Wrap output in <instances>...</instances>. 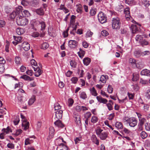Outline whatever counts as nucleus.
Listing matches in <instances>:
<instances>
[{"label": "nucleus", "mask_w": 150, "mask_h": 150, "mask_svg": "<svg viewBox=\"0 0 150 150\" xmlns=\"http://www.w3.org/2000/svg\"><path fill=\"white\" fill-rule=\"evenodd\" d=\"M103 130L99 128H98L96 130V134L102 140H104L108 137V132H103Z\"/></svg>", "instance_id": "obj_1"}, {"label": "nucleus", "mask_w": 150, "mask_h": 150, "mask_svg": "<svg viewBox=\"0 0 150 150\" xmlns=\"http://www.w3.org/2000/svg\"><path fill=\"white\" fill-rule=\"evenodd\" d=\"M16 22L19 25L24 26L28 24V21L25 17L18 15L16 18Z\"/></svg>", "instance_id": "obj_2"}, {"label": "nucleus", "mask_w": 150, "mask_h": 150, "mask_svg": "<svg viewBox=\"0 0 150 150\" xmlns=\"http://www.w3.org/2000/svg\"><path fill=\"white\" fill-rule=\"evenodd\" d=\"M112 28L115 29H119L120 28V23L119 18H112Z\"/></svg>", "instance_id": "obj_3"}, {"label": "nucleus", "mask_w": 150, "mask_h": 150, "mask_svg": "<svg viewBox=\"0 0 150 150\" xmlns=\"http://www.w3.org/2000/svg\"><path fill=\"white\" fill-rule=\"evenodd\" d=\"M98 18L99 22L103 24L107 21L106 15L102 12H100L98 14Z\"/></svg>", "instance_id": "obj_4"}, {"label": "nucleus", "mask_w": 150, "mask_h": 150, "mask_svg": "<svg viewBox=\"0 0 150 150\" xmlns=\"http://www.w3.org/2000/svg\"><path fill=\"white\" fill-rule=\"evenodd\" d=\"M138 121L137 119L134 117H130L128 124L129 126L132 127H135L137 124Z\"/></svg>", "instance_id": "obj_5"}, {"label": "nucleus", "mask_w": 150, "mask_h": 150, "mask_svg": "<svg viewBox=\"0 0 150 150\" xmlns=\"http://www.w3.org/2000/svg\"><path fill=\"white\" fill-rule=\"evenodd\" d=\"M77 42L76 40H70L69 41V46L71 48H75L77 46Z\"/></svg>", "instance_id": "obj_6"}, {"label": "nucleus", "mask_w": 150, "mask_h": 150, "mask_svg": "<svg viewBox=\"0 0 150 150\" xmlns=\"http://www.w3.org/2000/svg\"><path fill=\"white\" fill-rule=\"evenodd\" d=\"M15 41H13L12 43L15 45H16L17 44L21 42L22 38L20 36H13Z\"/></svg>", "instance_id": "obj_7"}, {"label": "nucleus", "mask_w": 150, "mask_h": 150, "mask_svg": "<svg viewBox=\"0 0 150 150\" xmlns=\"http://www.w3.org/2000/svg\"><path fill=\"white\" fill-rule=\"evenodd\" d=\"M124 13L125 14V17L127 20L130 19L131 17L130 16L129 9V8H126L124 10Z\"/></svg>", "instance_id": "obj_8"}, {"label": "nucleus", "mask_w": 150, "mask_h": 150, "mask_svg": "<svg viewBox=\"0 0 150 150\" xmlns=\"http://www.w3.org/2000/svg\"><path fill=\"white\" fill-rule=\"evenodd\" d=\"M22 47L25 51H28L30 48V45L27 42H24L22 43Z\"/></svg>", "instance_id": "obj_9"}, {"label": "nucleus", "mask_w": 150, "mask_h": 150, "mask_svg": "<svg viewBox=\"0 0 150 150\" xmlns=\"http://www.w3.org/2000/svg\"><path fill=\"white\" fill-rule=\"evenodd\" d=\"M55 117L57 119H61L62 116L63 111L62 110H58L55 112Z\"/></svg>", "instance_id": "obj_10"}, {"label": "nucleus", "mask_w": 150, "mask_h": 150, "mask_svg": "<svg viewBox=\"0 0 150 150\" xmlns=\"http://www.w3.org/2000/svg\"><path fill=\"white\" fill-rule=\"evenodd\" d=\"M54 124L56 126L62 128L64 126V124L59 119L57 120L54 122Z\"/></svg>", "instance_id": "obj_11"}, {"label": "nucleus", "mask_w": 150, "mask_h": 150, "mask_svg": "<svg viewBox=\"0 0 150 150\" xmlns=\"http://www.w3.org/2000/svg\"><path fill=\"white\" fill-rule=\"evenodd\" d=\"M91 140L93 142L97 145L99 144V140L98 139L96 136L95 134H93L91 137Z\"/></svg>", "instance_id": "obj_12"}, {"label": "nucleus", "mask_w": 150, "mask_h": 150, "mask_svg": "<svg viewBox=\"0 0 150 150\" xmlns=\"http://www.w3.org/2000/svg\"><path fill=\"white\" fill-rule=\"evenodd\" d=\"M96 98L98 101L100 103H102L103 104H106L108 102V100L106 99L103 98L100 96H97Z\"/></svg>", "instance_id": "obj_13"}, {"label": "nucleus", "mask_w": 150, "mask_h": 150, "mask_svg": "<svg viewBox=\"0 0 150 150\" xmlns=\"http://www.w3.org/2000/svg\"><path fill=\"white\" fill-rule=\"evenodd\" d=\"M141 74L142 75L149 76L150 75V71L146 69L142 70L141 72Z\"/></svg>", "instance_id": "obj_14"}, {"label": "nucleus", "mask_w": 150, "mask_h": 150, "mask_svg": "<svg viewBox=\"0 0 150 150\" xmlns=\"http://www.w3.org/2000/svg\"><path fill=\"white\" fill-rule=\"evenodd\" d=\"M130 29L132 30V33H135L138 31V29L136 25H132L130 27Z\"/></svg>", "instance_id": "obj_15"}, {"label": "nucleus", "mask_w": 150, "mask_h": 150, "mask_svg": "<svg viewBox=\"0 0 150 150\" xmlns=\"http://www.w3.org/2000/svg\"><path fill=\"white\" fill-rule=\"evenodd\" d=\"M23 7L21 6H19L17 8H16V11H14L16 12V13L18 15H21V13H22L23 11Z\"/></svg>", "instance_id": "obj_16"}, {"label": "nucleus", "mask_w": 150, "mask_h": 150, "mask_svg": "<svg viewBox=\"0 0 150 150\" xmlns=\"http://www.w3.org/2000/svg\"><path fill=\"white\" fill-rule=\"evenodd\" d=\"M20 78L23 79L26 81H31L33 80V78H30L26 75H24L21 76Z\"/></svg>", "instance_id": "obj_17"}, {"label": "nucleus", "mask_w": 150, "mask_h": 150, "mask_svg": "<svg viewBox=\"0 0 150 150\" xmlns=\"http://www.w3.org/2000/svg\"><path fill=\"white\" fill-rule=\"evenodd\" d=\"M54 129L53 128L50 127L49 128V137L50 139L52 138L54 135Z\"/></svg>", "instance_id": "obj_18"}, {"label": "nucleus", "mask_w": 150, "mask_h": 150, "mask_svg": "<svg viewBox=\"0 0 150 150\" xmlns=\"http://www.w3.org/2000/svg\"><path fill=\"white\" fill-rule=\"evenodd\" d=\"M25 100V99H24V98L21 96H20L18 97V102L19 104H21L24 103Z\"/></svg>", "instance_id": "obj_19"}, {"label": "nucleus", "mask_w": 150, "mask_h": 150, "mask_svg": "<svg viewBox=\"0 0 150 150\" xmlns=\"http://www.w3.org/2000/svg\"><path fill=\"white\" fill-rule=\"evenodd\" d=\"M129 62L132 65L133 67H135L136 66V61L134 59L130 58L129 60Z\"/></svg>", "instance_id": "obj_20"}, {"label": "nucleus", "mask_w": 150, "mask_h": 150, "mask_svg": "<svg viewBox=\"0 0 150 150\" xmlns=\"http://www.w3.org/2000/svg\"><path fill=\"white\" fill-rule=\"evenodd\" d=\"M83 63L85 65H88L91 62V59L88 57H86L83 60Z\"/></svg>", "instance_id": "obj_21"}, {"label": "nucleus", "mask_w": 150, "mask_h": 150, "mask_svg": "<svg viewBox=\"0 0 150 150\" xmlns=\"http://www.w3.org/2000/svg\"><path fill=\"white\" fill-rule=\"evenodd\" d=\"M139 43L142 46L147 45L149 43V42L144 38Z\"/></svg>", "instance_id": "obj_22"}, {"label": "nucleus", "mask_w": 150, "mask_h": 150, "mask_svg": "<svg viewBox=\"0 0 150 150\" xmlns=\"http://www.w3.org/2000/svg\"><path fill=\"white\" fill-rule=\"evenodd\" d=\"M115 127L119 129H121L123 128V126L122 122H117L115 124Z\"/></svg>", "instance_id": "obj_23"}, {"label": "nucleus", "mask_w": 150, "mask_h": 150, "mask_svg": "<svg viewBox=\"0 0 150 150\" xmlns=\"http://www.w3.org/2000/svg\"><path fill=\"white\" fill-rule=\"evenodd\" d=\"M22 15L23 17H28L30 16V13L29 11L27 10H24L22 13Z\"/></svg>", "instance_id": "obj_24"}, {"label": "nucleus", "mask_w": 150, "mask_h": 150, "mask_svg": "<svg viewBox=\"0 0 150 150\" xmlns=\"http://www.w3.org/2000/svg\"><path fill=\"white\" fill-rule=\"evenodd\" d=\"M22 125L23 127V129L26 130L29 127V123L28 122H23L22 123Z\"/></svg>", "instance_id": "obj_25"}, {"label": "nucleus", "mask_w": 150, "mask_h": 150, "mask_svg": "<svg viewBox=\"0 0 150 150\" xmlns=\"http://www.w3.org/2000/svg\"><path fill=\"white\" fill-rule=\"evenodd\" d=\"M36 11L38 14L40 16L43 15L44 14L43 9L42 8H40L36 10Z\"/></svg>", "instance_id": "obj_26"}, {"label": "nucleus", "mask_w": 150, "mask_h": 150, "mask_svg": "<svg viewBox=\"0 0 150 150\" xmlns=\"http://www.w3.org/2000/svg\"><path fill=\"white\" fill-rule=\"evenodd\" d=\"M90 91L91 93V94L94 96H97V93L96 90H95L94 87H93L92 88H90Z\"/></svg>", "instance_id": "obj_27"}, {"label": "nucleus", "mask_w": 150, "mask_h": 150, "mask_svg": "<svg viewBox=\"0 0 150 150\" xmlns=\"http://www.w3.org/2000/svg\"><path fill=\"white\" fill-rule=\"evenodd\" d=\"M24 30L23 28H18L16 29V32L18 35H21L24 33Z\"/></svg>", "instance_id": "obj_28"}, {"label": "nucleus", "mask_w": 150, "mask_h": 150, "mask_svg": "<svg viewBox=\"0 0 150 150\" xmlns=\"http://www.w3.org/2000/svg\"><path fill=\"white\" fill-rule=\"evenodd\" d=\"M2 131L3 132V133H4L5 135L9 132H12V130L10 129L9 127H8L6 129H3Z\"/></svg>", "instance_id": "obj_29"}, {"label": "nucleus", "mask_w": 150, "mask_h": 150, "mask_svg": "<svg viewBox=\"0 0 150 150\" xmlns=\"http://www.w3.org/2000/svg\"><path fill=\"white\" fill-rule=\"evenodd\" d=\"M35 101V96H33L30 98L28 101V104L29 105H31L33 104Z\"/></svg>", "instance_id": "obj_30"}, {"label": "nucleus", "mask_w": 150, "mask_h": 150, "mask_svg": "<svg viewBox=\"0 0 150 150\" xmlns=\"http://www.w3.org/2000/svg\"><path fill=\"white\" fill-rule=\"evenodd\" d=\"M49 47V44L47 42H44L42 45L41 48L45 50L47 49Z\"/></svg>", "instance_id": "obj_31"}, {"label": "nucleus", "mask_w": 150, "mask_h": 150, "mask_svg": "<svg viewBox=\"0 0 150 150\" xmlns=\"http://www.w3.org/2000/svg\"><path fill=\"white\" fill-rule=\"evenodd\" d=\"M147 133L144 131H142L140 134V136L142 139H145L147 137Z\"/></svg>", "instance_id": "obj_32"}, {"label": "nucleus", "mask_w": 150, "mask_h": 150, "mask_svg": "<svg viewBox=\"0 0 150 150\" xmlns=\"http://www.w3.org/2000/svg\"><path fill=\"white\" fill-rule=\"evenodd\" d=\"M143 38L142 35H137L135 39L136 41H138L140 42Z\"/></svg>", "instance_id": "obj_33"}, {"label": "nucleus", "mask_w": 150, "mask_h": 150, "mask_svg": "<svg viewBox=\"0 0 150 150\" xmlns=\"http://www.w3.org/2000/svg\"><path fill=\"white\" fill-rule=\"evenodd\" d=\"M40 24L41 25V30H44L46 27L45 23L43 21H40Z\"/></svg>", "instance_id": "obj_34"}, {"label": "nucleus", "mask_w": 150, "mask_h": 150, "mask_svg": "<svg viewBox=\"0 0 150 150\" xmlns=\"http://www.w3.org/2000/svg\"><path fill=\"white\" fill-rule=\"evenodd\" d=\"M43 71L41 70L40 69H38L35 72V75L36 77H38L42 73Z\"/></svg>", "instance_id": "obj_35"}, {"label": "nucleus", "mask_w": 150, "mask_h": 150, "mask_svg": "<svg viewBox=\"0 0 150 150\" xmlns=\"http://www.w3.org/2000/svg\"><path fill=\"white\" fill-rule=\"evenodd\" d=\"M98 117L95 116H93L91 117V121L93 123H96L98 121Z\"/></svg>", "instance_id": "obj_36"}, {"label": "nucleus", "mask_w": 150, "mask_h": 150, "mask_svg": "<svg viewBox=\"0 0 150 150\" xmlns=\"http://www.w3.org/2000/svg\"><path fill=\"white\" fill-rule=\"evenodd\" d=\"M134 55L136 57H139L141 55L140 52L139 50H136L134 52Z\"/></svg>", "instance_id": "obj_37"}, {"label": "nucleus", "mask_w": 150, "mask_h": 150, "mask_svg": "<svg viewBox=\"0 0 150 150\" xmlns=\"http://www.w3.org/2000/svg\"><path fill=\"white\" fill-rule=\"evenodd\" d=\"M77 63L76 61L74 60H71L70 62V65L73 68L76 67Z\"/></svg>", "instance_id": "obj_38"}, {"label": "nucleus", "mask_w": 150, "mask_h": 150, "mask_svg": "<svg viewBox=\"0 0 150 150\" xmlns=\"http://www.w3.org/2000/svg\"><path fill=\"white\" fill-rule=\"evenodd\" d=\"M22 132V130L21 129H17L16 130L15 133H13V134L16 137L21 134Z\"/></svg>", "instance_id": "obj_39"}, {"label": "nucleus", "mask_w": 150, "mask_h": 150, "mask_svg": "<svg viewBox=\"0 0 150 150\" xmlns=\"http://www.w3.org/2000/svg\"><path fill=\"white\" fill-rule=\"evenodd\" d=\"M123 132L127 134H130L132 133V132L128 129L124 127L123 128Z\"/></svg>", "instance_id": "obj_40"}, {"label": "nucleus", "mask_w": 150, "mask_h": 150, "mask_svg": "<svg viewBox=\"0 0 150 150\" xmlns=\"http://www.w3.org/2000/svg\"><path fill=\"white\" fill-rule=\"evenodd\" d=\"M100 81L103 83H105L106 81V76L104 75H102L100 77Z\"/></svg>", "instance_id": "obj_41"}, {"label": "nucleus", "mask_w": 150, "mask_h": 150, "mask_svg": "<svg viewBox=\"0 0 150 150\" xmlns=\"http://www.w3.org/2000/svg\"><path fill=\"white\" fill-rule=\"evenodd\" d=\"M145 97L148 99H150V88H149L145 93Z\"/></svg>", "instance_id": "obj_42"}, {"label": "nucleus", "mask_w": 150, "mask_h": 150, "mask_svg": "<svg viewBox=\"0 0 150 150\" xmlns=\"http://www.w3.org/2000/svg\"><path fill=\"white\" fill-rule=\"evenodd\" d=\"M80 97L83 99H85L87 98V96L84 92H82L81 93Z\"/></svg>", "instance_id": "obj_43"}, {"label": "nucleus", "mask_w": 150, "mask_h": 150, "mask_svg": "<svg viewBox=\"0 0 150 150\" xmlns=\"http://www.w3.org/2000/svg\"><path fill=\"white\" fill-rule=\"evenodd\" d=\"M93 33L90 30H89L88 31L86 34V38L91 37H92Z\"/></svg>", "instance_id": "obj_44"}, {"label": "nucleus", "mask_w": 150, "mask_h": 150, "mask_svg": "<svg viewBox=\"0 0 150 150\" xmlns=\"http://www.w3.org/2000/svg\"><path fill=\"white\" fill-rule=\"evenodd\" d=\"M127 95L129 100H133L134 99V94L128 92Z\"/></svg>", "instance_id": "obj_45"}, {"label": "nucleus", "mask_w": 150, "mask_h": 150, "mask_svg": "<svg viewBox=\"0 0 150 150\" xmlns=\"http://www.w3.org/2000/svg\"><path fill=\"white\" fill-rule=\"evenodd\" d=\"M70 28V26L68 27L66 30L63 32V34L64 38H66L68 36V32Z\"/></svg>", "instance_id": "obj_46"}, {"label": "nucleus", "mask_w": 150, "mask_h": 150, "mask_svg": "<svg viewBox=\"0 0 150 150\" xmlns=\"http://www.w3.org/2000/svg\"><path fill=\"white\" fill-rule=\"evenodd\" d=\"M15 61L16 64H18L21 63V59L18 56H17L15 58Z\"/></svg>", "instance_id": "obj_47"}, {"label": "nucleus", "mask_w": 150, "mask_h": 150, "mask_svg": "<svg viewBox=\"0 0 150 150\" xmlns=\"http://www.w3.org/2000/svg\"><path fill=\"white\" fill-rule=\"evenodd\" d=\"M54 106L55 110H57V111L60 109L61 108L60 105L58 103H55L54 105Z\"/></svg>", "instance_id": "obj_48"}, {"label": "nucleus", "mask_w": 150, "mask_h": 150, "mask_svg": "<svg viewBox=\"0 0 150 150\" xmlns=\"http://www.w3.org/2000/svg\"><path fill=\"white\" fill-rule=\"evenodd\" d=\"M17 15L18 16V15L17 14V13H16V12L13 11L10 14V17L11 18L13 19Z\"/></svg>", "instance_id": "obj_49"}, {"label": "nucleus", "mask_w": 150, "mask_h": 150, "mask_svg": "<svg viewBox=\"0 0 150 150\" xmlns=\"http://www.w3.org/2000/svg\"><path fill=\"white\" fill-rule=\"evenodd\" d=\"M20 121L19 118L18 116H16L15 120L13 121L14 124L15 125H18Z\"/></svg>", "instance_id": "obj_50"}, {"label": "nucleus", "mask_w": 150, "mask_h": 150, "mask_svg": "<svg viewBox=\"0 0 150 150\" xmlns=\"http://www.w3.org/2000/svg\"><path fill=\"white\" fill-rule=\"evenodd\" d=\"M106 105L109 110L111 111L113 110L112 105L113 104H111V103H106Z\"/></svg>", "instance_id": "obj_51"}, {"label": "nucleus", "mask_w": 150, "mask_h": 150, "mask_svg": "<svg viewBox=\"0 0 150 150\" xmlns=\"http://www.w3.org/2000/svg\"><path fill=\"white\" fill-rule=\"evenodd\" d=\"M91 113L89 112H86L84 114V117L85 119H88L91 117Z\"/></svg>", "instance_id": "obj_52"}, {"label": "nucleus", "mask_w": 150, "mask_h": 150, "mask_svg": "<svg viewBox=\"0 0 150 150\" xmlns=\"http://www.w3.org/2000/svg\"><path fill=\"white\" fill-rule=\"evenodd\" d=\"M145 128L146 130L147 131L150 130V123H146L145 125Z\"/></svg>", "instance_id": "obj_53"}, {"label": "nucleus", "mask_w": 150, "mask_h": 150, "mask_svg": "<svg viewBox=\"0 0 150 150\" xmlns=\"http://www.w3.org/2000/svg\"><path fill=\"white\" fill-rule=\"evenodd\" d=\"M143 64L141 63H137L136 64V67L138 69H141L144 67Z\"/></svg>", "instance_id": "obj_54"}, {"label": "nucleus", "mask_w": 150, "mask_h": 150, "mask_svg": "<svg viewBox=\"0 0 150 150\" xmlns=\"http://www.w3.org/2000/svg\"><path fill=\"white\" fill-rule=\"evenodd\" d=\"M107 90L108 92L109 93H112L113 91V88L112 87V86L109 85L108 86Z\"/></svg>", "instance_id": "obj_55"}, {"label": "nucleus", "mask_w": 150, "mask_h": 150, "mask_svg": "<svg viewBox=\"0 0 150 150\" xmlns=\"http://www.w3.org/2000/svg\"><path fill=\"white\" fill-rule=\"evenodd\" d=\"M78 80V79L76 77H74L71 79V81L74 84L76 83Z\"/></svg>", "instance_id": "obj_56"}, {"label": "nucleus", "mask_w": 150, "mask_h": 150, "mask_svg": "<svg viewBox=\"0 0 150 150\" xmlns=\"http://www.w3.org/2000/svg\"><path fill=\"white\" fill-rule=\"evenodd\" d=\"M75 110L78 112H80L82 110V108L81 106L77 105L75 108Z\"/></svg>", "instance_id": "obj_57"}, {"label": "nucleus", "mask_w": 150, "mask_h": 150, "mask_svg": "<svg viewBox=\"0 0 150 150\" xmlns=\"http://www.w3.org/2000/svg\"><path fill=\"white\" fill-rule=\"evenodd\" d=\"M139 122L138 125L141 126H143L144 124V122L146 121V119L145 118H143L140 120H139Z\"/></svg>", "instance_id": "obj_58"}, {"label": "nucleus", "mask_w": 150, "mask_h": 150, "mask_svg": "<svg viewBox=\"0 0 150 150\" xmlns=\"http://www.w3.org/2000/svg\"><path fill=\"white\" fill-rule=\"evenodd\" d=\"M68 105L69 107H71L72 106L74 103V100L73 99L69 98L68 100Z\"/></svg>", "instance_id": "obj_59"}, {"label": "nucleus", "mask_w": 150, "mask_h": 150, "mask_svg": "<svg viewBox=\"0 0 150 150\" xmlns=\"http://www.w3.org/2000/svg\"><path fill=\"white\" fill-rule=\"evenodd\" d=\"M30 63L32 65V67L33 66L36 67L37 66L36 62L34 59L31 60H30Z\"/></svg>", "instance_id": "obj_60"}, {"label": "nucleus", "mask_w": 150, "mask_h": 150, "mask_svg": "<svg viewBox=\"0 0 150 150\" xmlns=\"http://www.w3.org/2000/svg\"><path fill=\"white\" fill-rule=\"evenodd\" d=\"M21 4L22 5L24 6H27L29 4L28 2L25 0H22L21 1Z\"/></svg>", "instance_id": "obj_61"}, {"label": "nucleus", "mask_w": 150, "mask_h": 150, "mask_svg": "<svg viewBox=\"0 0 150 150\" xmlns=\"http://www.w3.org/2000/svg\"><path fill=\"white\" fill-rule=\"evenodd\" d=\"M115 113L114 112L112 113L109 115L108 118V119L110 120H111L113 119Z\"/></svg>", "instance_id": "obj_62"}, {"label": "nucleus", "mask_w": 150, "mask_h": 150, "mask_svg": "<svg viewBox=\"0 0 150 150\" xmlns=\"http://www.w3.org/2000/svg\"><path fill=\"white\" fill-rule=\"evenodd\" d=\"M101 34L103 36H106L108 34V32L105 30H103L102 31Z\"/></svg>", "instance_id": "obj_63"}, {"label": "nucleus", "mask_w": 150, "mask_h": 150, "mask_svg": "<svg viewBox=\"0 0 150 150\" xmlns=\"http://www.w3.org/2000/svg\"><path fill=\"white\" fill-rule=\"evenodd\" d=\"M145 144L147 146H150V138L145 141Z\"/></svg>", "instance_id": "obj_64"}]
</instances>
